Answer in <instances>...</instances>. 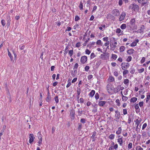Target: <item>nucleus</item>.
<instances>
[{"label": "nucleus", "mask_w": 150, "mask_h": 150, "mask_svg": "<svg viewBox=\"0 0 150 150\" xmlns=\"http://www.w3.org/2000/svg\"><path fill=\"white\" fill-rule=\"evenodd\" d=\"M107 90L108 93L110 94H112L114 92V88L110 83L108 84L106 86Z\"/></svg>", "instance_id": "1"}, {"label": "nucleus", "mask_w": 150, "mask_h": 150, "mask_svg": "<svg viewBox=\"0 0 150 150\" xmlns=\"http://www.w3.org/2000/svg\"><path fill=\"white\" fill-rule=\"evenodd\" d=\"M130 7L132 11H137L139 10V8L138 5L134 3L131 4Z\"/></svg>", "instance_id": "2"}, {"label": "nucleus", "mask_w": 150, "mask_h": 150, "mask_svg": "<svg viewBox=\"0 0 150 150\" xmlns=\"http://www.w3.org/2000/svg\"><path fill=\"white\" fill-rule=\"evenodd\" d=\"M121 66L122 69L123 70H125L129 68V65L128 63L123 62L122 63Z\"/></svg>", "instance_id": "3"}, {"label": "nucleus", "mask_w": 150, "mask_h": 150, "mask_svg": "<svg viewBox=\"0 0 150 150\" xmlns=\"http://www.w3.org/2000/svg\"><path fill=\"white\" fill-rule=\"evenodd\" d=\"M112 14L115 16H118L120 14L119 11L117 9H114L112 11Z\"/></svg>", "instance_id": "4"}, {"label": "nucleus", "mask_w": 150, "mask_h": 150, "mask_svg": "<svg viewBox=\"0 0 150 150\" xmlns=\"http://www.w3.org/2000/svg\"><path fill=\"white\" fill-rule=\"evenodd\" d=\"M28 137L29 139V143L31 144L35 138L33 134H30L28 136Z\"/></svg>", "instance_id": "5"}, {"label": "nucleus", "mask_w": 150, "mask_h": 150, "mask_svg": "<svg viewBox=\"0 0 150 150\" xmlns=\"http://www.w3.org/2000/svg\"><path fill=\"white\" fill-rule=\"evenodd\" d=\"M87 57L86 56H83L81 58V61L83 64L85 63L87 61Z\"/></svg>", "instance_id": "6"}, {"label": "nucleus", "mask_w": 150, "mask_h": 150, "mask_svg": "<svg viewBox=\"0 0 150 150\" xmlns=\"http://www.w3.org/2000/svg\"><path fill=\"white\" fill-rule=\"evenodd\" d=\"M126 15V14L124 12H122L120 16V17L119 21H121L123 20L125 18Z\"/></svg>", "instance_id": "7"}, {"label": "nucleus", "mask_w": 150, "mask_h": 150, "mask_svg": "<svg viewBox=\"0 0 150 150\" xmlns=\"http://www.w3.org/2000/svg\"><path fill=\"white\" fill-rule=\"evenodd\" d=\"M144 28L145 27L144 25H142L141 26L140 29L138 30L136 32L137 33H143L144 32Z\"/></svg>", "instance_id": "8"}, {"label": "nucleus", "mask_w": 150, "mask_h": 150, "mask_svg": "<svg viewBox=\"0 0 150 150\" xmlns=\"http://www.w3.org/2000/svg\"><path fill=\"white\" fill-rule=\"evenodd\" d=\"M70 116H71V118L72 120H74V119L75 111L74 110L72 109L71 110Z\"/></svg>", "instance_id": "9"}, {"label": "nucleus", "mask_w": 150, "mask_h": 150, "mask_svg": "<svg viewBox=\"0 0 150 150\" xmlns=\"http://www.w3.org/2000/svg\"><path fill=\"white\" fill-rule=\"evenodd\" d=\"M139 41V40L138 39H136L135 40V41L132 42L130 45V46L131 47H134L136 46L137 43H138Z\"/></svg>", "instance_id": "10"}, {"label": "nucleus", "mask_w": 150, "mask_h": 150, "mask_svg": "<svg viewBox=\"0 0 150 150\" xmlns=\"http://www.w3.org/2000/svg\"><path fill=\"white\" fill-rule=\"evenodd\" d=\"M108 82H113L115 81L114 78L112 76H109L107 80Z\"/></svg>", "instance_id": "11"}, {"label": "nucleus", "mask_w": 150, "mask_h": 150, "mask_svg": "<svg viewBox=\"0 0 150 150\" xmlns=\"http://www.w3.org/2000/svg\"><path fill=\"white\" fill-rule=\"evenodd\" d=\"M134 52L135 51L133 49H130L127 51V53L129 55H131L133 54Z\"/></svg>", "instance_id": "12"}, {"label": "nucleus", "mask_w": 150, "mask_h": 150, "mask_svg": "<svg viewBox=\"0 0 150 150\" xmlns=\"http://www.w3.org/2000/svg\"><path fill=\"white\" fill-rule=\"evenodd\" d=\"M117 142L120 146H122L123 143L122 137L117 139Z\"/></svg>", "instance_id": "13"}, {"label": "nucleus", "mask_w": 150, "mask_h": 150, "mask_svg": "<svg viewBox=\"0 0 150 150\" xmlns=\"http://www.w3.org/2000/svg\"><path fill=\"white\" fill-rule=\"evenodd\" d=\"M99 27V29L102 31L106 27V25L104 24H101Z\"/></svg>", "instance_id": "14"}, {"label": "nucleus", "mask_w": 150, "mask_h": 150, "mask_svg": "<svg viewBox=\"0 0 150 150\" xmlns=\"http://www.w3.org/2000/svg\"><path fill=\"white\" fill-rule=\"evenodd\" d=\"M51 99V96L50 95L49 93L48 92V93L47 95V97L46 99V101L49 102H50Z\"/></svg>", "instance_id": "15"}, {"label": "nucleus", "mask_w": 150, "mask_h": 150, "mask_svg": "<svg viewBox=\"0 0 150 150\" xmlns=\"http://www.w3.org/2000/svg\"><path fill=\"white\" fill-rule=\"evenodd\" d=\"M135 18H132L130 21V24L132 25H134L135 24Z\"/></svg>", "instance_id": "16"}, {"label": "nucleus", "mask_w": 150, "mask_h": 150, "mask_svg": "<svg viewBox=\"0 0 150 150\" xmlns=\"http://www.w3.org/2000/svg\"><path fill=\"white\" fill-rule=\"evenodd\" d=\"M95 93V91L93 90H92L89 93V95L90 97H92L94 96Z\"/></svg>", "instance_id": "17"}, {"label": "nucleus", "mask_w": 150, "mask_h": 150, "mask_svg": "<svg viewBox=\"0 0 150 150\" xmlns=\"http://www.w3.org/2000/svg\"><path fill=\"white\" fill-rule=\"evenodd\" d=\"M105 101H101L99 102L98 105L100 106H103L105 104Z\"/></svg>", "instance_id": "18"}, {"label": "nucleus", "mask_w": 150, "mask_h": 150, "mask_svg": "<svg viewBox=\"0 0 150 150\" xmlns=\"http://www.w3.org/2000/svg\"><path fill=\"white\" fill-rule=\"evenodd\" d=\"M135 122V125H137L136 129L139 128L138 126L139 124L140 123L139 122V121H138V119H137L136 120H134Z\"/></svg>", "instance_id": "19"}, {"label": "nucleus", "mask_w": 150, "mask_h": 150, "mask_svg": "<svg viewBox=\"0 0 150 150\" xmlns=\"http://www.w3.org/2000/svg\"><path fill=\"white\" fill-rule=\"evenodd\" d=\"M137 98L136 97H132L131 99L130 102H131L134 103L137 101Z\"/></svg>", "instance_id": "20"}, {"label": "nucleus", "mask_w": 150, "mask_h": 150, "mask_svg": "<svg viewBox=\"0 0 150 150\" xmlns=\"http://www.w3.org/2000/svg\"><path fill=\"white\" fill-rule=\"evenodd\" d=\"M96 132H94L93 133V135L91 137L93 139V141H94L96 139Z\"/></svg>", "instance_id": "21"}, {"label": "nucleus", "mask_w": 150, "mask_h": 150, "mask_svg": "<svg viewBox=\"0 0 150 150\" xmlns=\"http://www.w3.org/2000/svg\"><path fill=\"white\" fill-rule=\"evenodd\" d=\"M122 131V129L120 127H119L118 129V130L116 132V134L117 135H119L120 134L121 131Z\"/></svg>", "instance_id": "22"}, {"label": "nucleus", "mask_w": 150, "mask_h": 150, "mask_svg": "<svg viewBox=\"0 0 150 150\" xmlns=\"http://www.w3.org/2000/svg\"><path fill=\"white\" fill-rule=\"evenodd\" d=\"M11 21V20L10 18H9V19H8L7 20V28H8L10 26V25Z\"/></svg>", "instance_id": "23"}, {"label": "nucleus", "mask_w": 150, "mask_h": 150, "mask_svg": "<svg viewBox=\"0 0 150 150\" xmlns=\"http://www.w3.org/2000/svg\"><path fill=\"white\" fill-rule=\"evenodd\" d=\"M97 45H99L102 46L103 44V42L100 40H98L96 42Z\"/></svg>", "instance_id": "24"}, {"label": "nucleus", "mask_w": 150, "mask_h": 150, "mask_svg": "<svg viewBox=\"0 0 150 150\" xmlns=\"http://www.w3.org/2000/svg\"><path fill=\"white\" fill-rule=\"evenodd\" d=\"M38 138L39 139V141L38 142V145H40V144H42V137L41 136H39L38 137Z\"/></svg>", "instance_id": "25"}, {"label": "nucleus", "mask_w": 150, "mask_h": 150, "mask_svg": "<svg viewBox=\"0 0 150 150\" xmlns=\"http://www.w3.org/2000/svg\"><path fill=\"white\" fill-rule=\"evenodd\" d=\"M115 102L117 103V105L119 107L120 106L121 104L120 100L119 99H117L116 100Z\"/></svg>", "instance_id": "26"}, {"label": "nucleus", "mask_w": 150, "mask_h": 150, "mask_svg": "<svg viewBox=\"0 0 150 150\" xmlns=\"http://www.w3.org/2000/svg\"><path fill=\"white\" fill-rule=\"evenodd\" d=\"M110 49L112 50H114L116 47V46L113 44L110 45Z\"/></svg>", "instance_id": "27"}, {"label": "nucleus", "mask_w": 150, "mask_h": 150, "mask_svg": "<svg viewBox=\"0 0 150 150\" xmlns=\"http://www.w3.org/2000/svg\"><path fill=\"white\" fill-rule=\"evenodd\" d=\"M126 28V25L125 24H123L120 26V28L122 29H125Z\"/></svg>", "instance_id": "28"}, {"label": "nucleus", "mask_w": 150, "mask_h": 150, "mask_svg": "<svg viewBox=\"0 0 150 150\" xmlns=\"http://www.w3.org/2000/svg\"><path fill=\"white\" fill-rule=\"evenodd\" d=\"M125 47L123 46H121L120 48V52H123L125 50Z\"/></svg>", "instance_id": "29"}, {"label": "nucleus", "mask_w": 150, "mask_h": 150, "mask_svg": "<svg viewBox=\"0 0 150 150\" xmlns=\"http://www.w3.org/2000/svg\"><path fill=\"white\" fill-rule=\"evenodd\" d=\"M68 83L66 86V87L67 88H69L71 85V81L69 80L67 81Z\"/></svg>", "instance_id": "30"}, {"label": "nucleus", "mask_w": 150, "mask_h": 150, "mask_svg": "<svg viewBox=\"0 0 150 150\" xmlns=\"http://www.w3.org/2000/svg\"><path fill=\"white\" fill-rule=\"evenodd\" d=\"M8 56L10 57L11 60H12L13 59V57L12 56L11 54L9 52V50H8Z\"/></svg>", "instance_id": "31"}, {"label": "nucleus", "mask_w": 150, "mask_h": 150, "mask_svg": "<svg viewBox=\"0 0 150 150\" xmlns=\"http://www.w3.org/2000/svg\"><path fill=\"white\" fill-rule=\"evenodd\" d=\"M135 108L136 110V112H137V111L139 112V111L140 110V109L139 108L138 105V104H137L135 106Z\"/></svg>", "instance_id": "32"}, {"label": "nucleus", "mask_w": 150, "mask_h": 150, "mask_svg": "<svg viewBox=\"0 0 150 150\" xmlns=\"http://www.w3.org/2000/svg\"><path fill=\"white\" fill-rule=\"evenodd\" d=\"M129 83V80L128 79H125L124 81V83L125 85H128Z\"/></svg>", "instance_id": "33"}, {"label": "nucleus", "mask_w": 150, "mask_h": 150, "mask_svg": "<svg viewBox=\"0 0 150 150\" xmlns=\"http://www.w3.org/2000/svg\"><path fill=\"white\" fill-rule=\"evenodd\" d=\"M117 55L115 54H112L111 58L112 59L115 60L117 58Z\"/></svg>", "instance_id": "34"}, {"label": "nucleus", "mask_w": 150, "mask_h": 150, "mask_svg": "<svg viewBox=\"0 0 150 150\" xmlns=\"http://www.w3.org/2000/svg\"><path fill=\"white\" fill-rule=\"evenodd\" d=\"M127 99L128 98L126 96H124L122 97V100L123 101L125 102L127 100Z\"/></svg>", "instance_id": "35"}, {"label": "nucleus", "mask_w": 150, "mask_h": 150, "mask_svg": "<svg viewBox=\"0 0 150 150\" xmlns=\"http://www.w3.org/2000/svg\"><path fill=\"white\" fill-rule=\"evenodd\" d=\"M144 70V68H142L140 69H138L137 71L139 73H143Z\"/></svg>", "instance_id": "36"}, {"label": "nucleus", "mask_w": 150, "mask_h": 150, "mask_svg": "<svg viewBox=\"0 0 150 150\" xmlns=\"http://www.w3.org/2000/svg\"><path fill=\"white\" fill-rule=\"evenodd\" d=\"M120 115H115V120L117 122L118 121V119L119 118Z\"/></svg>", "instance_id": "37"}, {"label": "nucleus", "mask_w": 150, "mask_h": 150, "mask_svg": "<svg viewBox=\"0 0 150 150\" xmlns=\"http://www.w3.org/2000/svg\"><path fill=\"white\" fill-rule=\"evenodd\" d=\"M83 3H82V1H81L80 2V4L79 6V7L80 8V9L81 10H82L83 9Z\"/></svg>", "instance_id": "38"}, {"label": "nucleus", "mask_w": 150, "mask_h": 150, "mask_svg": "<svg viewBox=\"0 0 150 150\" xmlns=\"http://www.w3.org/2000/svg\"><path fill=\"white\" fill-rule=\"evenodd\" d=\"M132 58L131 56H129L127 59L126 61L127 62H130L132 59Z\"/></svg>", "instance_id": "39"}, {"label": "nucleus", "mask_w": 150, "mask_h": 150, "mask_svg": "<svg viewBox=\"0 0 150 150\" xmlns=\"http://www.w3.org/2000/svg\"><path fill=\"white\" fill-rule=\"evenodd\" d=\"M123 72V74L124 76H125V75L129 73L128 71L127 70H124Z\"/></svg>", "instance_id": "40"}, {"label": "nucleus", "mask_w": 150, "mask_h": 150, "mask_svg": "<svg viewBox=\"0 0 150 150\" xmlns=\"http://www.w3.org/2000/svg\"><path fill=\"white\" fill-rule=\"evenodd\" d=\"M128 148L129 149L132 148V143L131 142L129 143L128 145Z\"/></svg>", "instance_id": "41"}, {"label": "nucleus", "mask_w": 150, "mask_h": 150, "mask_svg": "<svg viewBox=\"0 0 150 150\" xmlns=\"http://www.w3.org/2000/svg\"><path fill=\"white\" fill-rule=\"evenodd\" d=\"M115 138V135L113 134H111L109 136V138L110 139H113Z\"/></svg>", "instance_id": "42"}, {"label": "nucleus", "mask_w": 150, "mask_h": 150, "mask_svg": "<svg viewBox=\"0 0 150 150\" xmlns=\"http://www.w3.org/2000/svg\"><path fill=\"white\" fill-rule=\"evenodd\" d=\"M96 57V55H95L94 53L93 52L91 54L90 56V59H92L93 58Z\"/></svg>", "instance_id": "43"}, {"label": "nucleus", "mask_w": 150, "mask_h": 150, "mask_svg": "<svg viewBox=\"0 0 150 150\" xmlns=\"http://www.w3.org/2000/svg\"><path fill=\"white\" fill-rule=\"evenodd\" d=\"M73 50H70L69 51V54L71 57L73 54Z\"/></svg>", "instance_id": "44"}, {"label": "nucleus", "mask_w": 150, "mask_h": 150, "mask_svg": "<svg viewBox=\"0 0 150 150\" xmlns=\"http://www.w3.org/2000/svg\"><path fill=\"white\" fill-rule=\"evenodd\" d=\"M103 40L104 41H106V42L108 41H108V40H109L108 37H104L103 38Z\"/></svg>", "instance_id": "45"}, {"label": "nucleus", "mask_w": 150, "mask_h": 150, "mask_svg": "<svg viewBox=\"0 0 150 150\" xmlns=\"http://www.w3.org/2000/svg\"><path fill=\"white\" fill-rule=\"evenodd\" d=\"M99 95L98 93H96L95 96V97L96 100H98L99 98Z\"/></svg>", "instance_id": "46"}, {"label": "nucleus", "mask_w": 150, "mask_h": 150, "mask_svg": "<svg viewBox=\"0 0 150 150\" xmlns=\"http://www.w3.org/2000/svg\"><path fill=\"white\" fill-rule=\"evenodd\" d=\"M54 100L57 103L59 102L58 97V96H56L54 98Z\"/></svg>", "instance_id": "47"}, {"label": "nucleus", "mask_w": 150, "mask_h": 150, "mask_svg": "<svg viewBox=\"0 0 150 150\" xmlns=\"http://www.w3.org/2000/svg\"><path fill=\"white\" fill-rule=\"evenodd\" d=\"M145 61V58L144 57H143L140 61V63L142 64L144 63Z\"/></svg>", "instance_id": "48"}, {"label": "nucleus", "mask_w": 150, "mask_h": 150, "mask_svg": "<svg viewBox=\"0 0 150 150\" xmlns=\"http://www.w3.org/2000/svg\"><path fill=\"white\" fill-rule=\"evenodd\" d=\"M136 150H143V149L140 146H137L136 148Z\"/></svg>", "instance_id": "49"}, {"label": "nucleus", "mask_w": 150, "mask_h": 150, "mask_svg": "<svg viewBox=\"0 0 150 150\" xmlns=\"http://www.w3.org/2000/svg\"><path fill=\"white\" fill-rule=\"evenodd\" d=\"M80 18L77 15L75 16V21H77L80 20Z\"/></svg>", "instance_id": "50"}, {"label": "nucleus", "mask_w": 150, "mask_h": 150, "mask_svg": "<svg viewBox=\"0 0 150 150\" xmlns=\"http://www.w3.org/2000/svg\"><path fill=\"white\" fill-rule=\"evenodd\" d=\"M1 23L3 26H5L6 24L5 21L4 20H2L1 21Z\"/></svg>", "instance_id": "51"}, {"label": "nucleus", "mask_w": 150, "mask_h": 150, "mask_svg": "<svg viewBox=\"0 0 150 150\" xmlns=\"http://www.w3.org/2000/svg\"><path fill=\"white\" fill-rule=\"evenodd\" d=\"M85 53L86 54L89 55L91 53V51L88 49H87L85 50Z\"/></svg>", "instance_id": "52"}, {"label": "nucleus", "mask_w": 150, "mask_h": 150, "mask_svg": "<svg viewBox=\"0 0 150 150\" xmlns=\"http://www.w3.org/2000/svg\"><path fill=\"white\" fill-rule=\"evenodd\" d=\"M89 39H90L89 38H88L87 40H86L85 41L84 43L83 44V45L84 46H85L86 45L87 42H88V41L89 40Z\"/></svg>", "instance_id": "53"}, {"label": "nucleus", "mask_w": 150, "mask_h": 150, "mask_svg": "<svg viewBox=\"0 0 150 150\" xmlns=\"http://www.w3.org/2000/svg\"><path fill=\"white\" fill-rule=\"evenodd\" d=\"M147 126V124L146 123H144V124L142 127V129L144 130L146 127Z\"/></svg>", "instance_id": "54"}, {"label": "nucleus", "mask_w": 150, "mask_h": 150, "mask_svg": "<svg viewBox=\"0 0 150 150\" xmlns=\"http://www.w3.org/2000/svg\"><path fill=\"white\" fill-rule=\"evenodd\" d=\"M90 67L88 66H86L85 67V71H88Z\"/></svg>", "instance_id": "55"}, {"label": "nucleus", "mask_w": 150, "mask_h": 150, "mask_svg": "<svg viewBox=\"0 0 150 150\" xmlns=\"http://www.w3.org/2000/svg\"><path fill=\"white\" fill-rule=\"evenodd\" d=\"M77 78L76 77L74 78L72 81L71 83H74L77 80Z\"/></svg>", "instance_id": "56"}, {"label": "nucleus", "mask_w": 150, "mask_h": 150, "mask_svg": "<svg viewBox=\"0 0 150 150\" xmlns=\"http://www.w3.org/2000/svg\"><path fill=\"white\" fill-rule=\"evenodd\" d=\"M93 77V76L92 75H90L88 76V80H90Z\"/></svg>", "instance_id": "57"}, {"label": "nucleus", "mask_w": 150, "mask_h": 150, "mask_svg": "<svg viewBox=\"0 0 150 150\" xmlns=\"http://www.w3.org/2000/svg\"><path fill=\"white\" fill-rule=\"evenodd\" d=\"M123 113L124 115L127 114V110L126 109H123Z\"/></svg>", "instance_id": "58"}, {"label": "nucleus", "mask_w": 150, "mask_h": 150, "mask_svg": "<svg viewBox=\"0 0 150 150\" xmlns=\"http://www.w3.org/2000/svg\"><path fill=\"white\" fill-rule=\"evenodd\" d=\"M150 98V94H149V95H148L147 96V98L146 100V102L148 101L149 100Z\"/></svg>", "instance_id": "59"}, {"label": "nucleus", "mask_w": 150, "mask_h": 150, "mask_svg": "<svg viewBox=\"0 0 150 150\" xmlns=\"http://www.w3.org/2000/svg\"><path fill=\"white\" fill-rule=\"evenodd\" d=\"M81 46V43L80 42H77L76 45V47H79Z\"/></svg>", "instance_id": "60"}, {"label": "nucleus", "mask_w": 150, "mask_h": 150, "mask_svg": "<svg viewBox=\"0 0 150 150\" xmlns=\"http://www.w3.org/2000/svg\"><path fill=\"white\" fill-rule=\"evenodd\" d=\"M25 46L24 45H20L19 46V49L21 50H23L25 48Z\"/></svg>", "instance_id": "61"}, {"label": "nucleus", "mask_w": 150, "mask_h": 150, "mask_svg": "<svg viewBox=\"0 0 150 150\" xmlns=\"http://www.w3.org/2000/svg\"><path fill=\"white\" fill-rule=\"evenodd\" d=\"M81 128H82L81 124V123H79V126H78V129L80 130L81 129Z\"/></svg>", "instance_id": "62"}, {"label": "nucleus", "mask_w": 150, "mask_h": 150, "mask_svg": "<svg viewBox=\"0 0 150 150\" xmlns=\"http://www.w3.org/2000/svg\"><path fill=\"white\" fill-rule=\"evenodd\" d=\"M109 44L110 42L109 41L106 42L104 44V45L105 46H108L109 45Z\"/></svg>", "instance_id": "63"}, {"label": "nucleus", "mask_w": 150, "mask_h": 150, "mask_svg": "<svg viewBox=\"0 0 150 150\" xmlns=\"http://www.w3.org/2000/svg\"><path fill=\"white\" fill-rule=\"evenodd\" d=\"M121 31V30L119 28H117L116 30V32L117 33H120Z\"/></svg>", "instance_id": "64"}]
</instances>
